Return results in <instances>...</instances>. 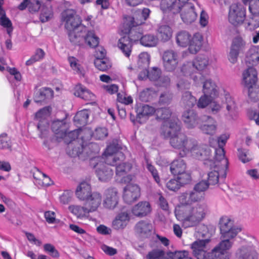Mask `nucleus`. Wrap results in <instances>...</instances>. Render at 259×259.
<instances>
[{
  "mask_svg": "<svg viewBox=\"0 0 259 259\" xmlns=\"http://www.w3.org/2000/svg\"><path fill=\"white\" fill-rule=\"evenodd\" d=\"M199 192L194 189L193 191L184 193L180 197L182 205L176 208L175 215L185 228L197 226L207 213L208 209L205 203H192L203 198L202 195Z\"/></svg>",
  "mask_w": 259,
  "mask_h": 259,
  "instance_id": "1",
  "label": "nucleus"
},
{
  "mask_svg": "<svg viewBox=\"0 0 259 259\" xmlns=\"http://www.w3.org/2000/svg\"><path fill=\"white\" fill-rule=\"evenodd\" d=\"M52 130L54 133L55 137L58 142L63 140L65 143L69 144L76 138L80 137L82 140V152H76V155L78 156L82 153H88V149L93 148L94 152H98L99 151V146L95 143H89L88 145L85 141L91 139V132L88 128L80 129L67 132V125L64 120H57L54 121L52 123Z\"/></svg>",
  "mask_w": 259,
  "mask_h": 259,
  "instance_id": "2",
  "label": "nucleus"
},
{
  "mask_svg": "<svg viewBox=\"0 0 259 259\" xmlns=\"http://www.w3.org/2000/svg\"><path fill=\"white\" fill-rule=\"evenodd\" d=\"M169 127L167 125L161 128V134L164 138H170V144L174 148L180 150L179 154L181 157H185L191 151L193 155L198 156L194 148L195 140L189 139L187 136L179 132L180 126L177 123V119H174Z\"/></svg>",
  "mask_w": 259,
  "mask_h": 259,
  "instance_id": "3",
  "label": "nucleus"
},
{
  "mask_svg": "<svg viewBox=\"0 0 259 259\" xmlns=\"http://www.w3.org/2000/svg\"><path fill=\"white\" fill-rule=\"evenodd\" d=\"M62 20L65 23L70 42L79 33L83 32L84 26L80 18L72 9H67L62 13Z\"/></svg>",
  "mask_w": 259,
  "mask_h": 259,
  "instance_id": "4",
  "label": "nucleus"
},
{
  "mask_svg": "<svg viewBox=\"0 0 259 259\" xmlns=\"http://www.w3.org/2000/svg\"><path fill=\"white\" fill-rule=\"evenodd\" d=\"M176 42L182 47L188 46V50L191 54H196L202 45L203 37L200 33H195L191 36L186 31H180L176 35Z\"/></svg>",
  "mask_w": 259,
  "mask_h": 259,
  "instance_id": "5",
  "label": "nucleus"
},
{
  "mask_svg": "<svg viewBox=\"0 0 259 259\" xmlns=\"http://www.w3.org/2000/svg\"><path fill=\"white\" fill-rule=\"evenodd\" d=\"M228 161L227 159L214 160L208 163L212 169L208 172L207 179L209 185H215L219 182V178H225L226 176Z\"/></svg>",
  "mask_w": 259,
  "mask_h": 259,
  "instance_id": "6",
  "label": "nucleus"
},
{
  "mask_svg": "<svg viewBox=\"0 0 259 259\" xmlns=\"http://www.w3.org/2000/svg\"><path fill=\"white\" fill-rule=\"evenodd\" d=\"M51 112L52 108L47 106L40 109L35 114L34 119L37 122V129L39 132L38 135L40 138L47 137L49 133L48 118Z\"/></svg>",
  "mask_w": 259,
  "mask_h": 259,
  "instance_id": "7",
  "label": "nucleus"
},
{
  "mask_svg": "<svg viewBox=\"0 0 259 259\" xmlns=\"http://www.w3.org/2000/svg\"><path fill=\"white\" fill-rule=\"evenodd\" d=\"M209 63L208 58L203 55L197 56L193 63H188L187 65H184L182 68V71L185 74H189L191 76L195 82H197L198 78H200L201 75L200 73L197 72L196 75H193L192 71L195 69L198 71H201L205 70Z\"/></svg>",
  "mask_w": 259,
  "mask_h": 259,
  "instance_id": "8",
  "label": "nucleus"
},
{
  "mask_svg": "<svg viewBox=\"0 0 259 259\" xmlns=\"http://www.w3.org/2000/svg\"><path fill=\"white\" fill-rule=\"evenodd\" d=\"M83 32H79L70 42L73 45L83 48L85 46L95 48L98 45L99 38L96 35L94 31L87 30L84 27Z\"/></svg>",
  "mask_w": 259,
  "mask_h": 259,
  "instance_id": "9",
  "label": "nucleus"
},
{
  "mask_svg": "<svg viewBox=\"0 0 259 259\" xmlns=\"http://www.w3.org/2000/svg\"><path fill=\"white\" fill-rule=\"evenodd\" d=\"M224 105H226V115L232 116L234 114L236 110L235 102L230 95L226 92L221 97V101H211L210 107L213 113H217L222 110Z\"/></svg>",
  "mask_w": 259,
  "mask_h": 259,
  "instance_id": "10",
  "label": "nucleus"
},
{
  "mask_svg": "<svg viewBox=\"0 0 259 259\" xmlns=\"http://www.w3.org/2000/svg\"><path fill=\"white\" fill-rule=\"evenodd\" d=\"M100 157H94L91 160V164L95 170L96 174L101 181L106 182L111 179L113 170L101 161Z\"/></svg>",
  "mask_w": 259,
  "mask_h": 259,
  "instance_id": "11",
  "label": "nucleus"
},
{
  "mask_svg": "<svg viewBox=\"0 0 259 259\" xmlns=\"http://www.w3.org/2000/svg\"><path fill=\"white\" fill-rule=\"evenodd\" d=\"M245 9L241 5L232 4L230 7L228 16L230 23L234 26L241 25L245 19Z\"/></svg>",
  "mask_w": 259,
  "mask_h": 259,
  "instance_id": "12",
  "label": "nucleus"
},
{
  "mask_svg": "<svg viewBox=\"0 0 259 259\" xmlns=\"http://www.w3.org/2000/svg\"><path fill=\"white\" fill-rule=\"evenodd\" d=\"M106 162L110 165H117V161L124 159L123 153L119 151L118 144H112L109 145L104 152Z\"/></svg>",
  "mask_w": 259,
  "mask_h": 259,
  "instance_id": "13",
  "label": "nucleus"
},
{
  "mask_svg": "<svg viewBox=\"0 0 259 259\" xmlns=\"http://www.w3.org/2000/svg\"><path fill=\"white\" fill-rule=\"evenodd\" d=\"M208 239L197 240L191 244L193 255L197 259H209L211 258L210 252L207 253V244Z\"/></svg>",
  "mask_w": 259,
  "mask_h": 259,
  "instance_id": "14",
  "label": "nucleus"
},
{
  "mask_svg": "<svg viewBox=\"0 0 259 259\" xmlns=\"http://www.w3.org/2000/svg\"><path fill=\"white\" fill-rule=\"evenodd\" d=\"M222 239L218 245L212 250L210 252L211 258L209 259H226L225 254L231 248L233 242L227 239Z\"/></svg>",
  "mask_w": 259,
  "mask_h": 259,
  "instance_id": "15",
  "label": "nucleus"
},
{
  "mask_svg": "<svg viewBox=\"0 0 259 259\" xmlns=\"http://www.w3.org/2000/svg\"><path fill=\"white\" fill-rule=\"evenodd\" d=\"M194 147L197 149L196 151L198 156L193 155L191 151H190L189 154L194 158L204 161L205 164H208V163L214 160L215 158L211 155V150L207 146L198 145L195 141V145Z\"/></svg>",
  "mask_w": 259,
  "mask_h": 259,
  "instance_id": "16",
  "label": "nucleus"
},
{
  "mask_svg": "<svg viewBox=\"0 0 259 259\" xmlns=\"http://www.w3.org/2000/svg\"><path fill=\"white\" fill-rule=\"evenodd\" d=\"M163 65L168 71H174L179 63V56L177 52L173 50L165 51L162 56Z\"/></svg>",
  "mask_w": 259,
  "mask_h": 259,
  "instance_id": "17",
  "label": "nucleus"
},
{
  "mask_svg": "<svg viewBox=\"0 0 259 259\" xmlns=\"http://www.w3.org/2000/svg\"><path fill=\"white\" fill-rule=\"evenodd\" d=\"M133 30H131L130 34H125L118 40L117 46L126 57H129L131 54L132 41L137 40L136 36H133Z\"/></svg>",
  "mask_w": 259,
  "mask_h": 259,
  "instance_id": "18",
  "label": "nucleus"
},
{
  "mask_svg": "<svg viewBox=\"0 0 259 259\" xmlns=\"http://www.w3.org/2000/svg\"><path fill=\"white\" fill-rule=\"evenodd\" d=\"M131 168L132 165L128 163H123L118 164L116 166V172L117 180L124 183L131 182L134 178V176L128 174Z\"/></svg>",
  "mask_w": 259,
  "mask_h": 259,
  "instance_id": "19",
  "label": "nucleus"
},
{
  "mask_svg": "<svg viewBox=\"0 0 259 259\" xmlns=\"http://www.w3.org/2000/svg\"><path fill=\"white\" fill-rule=\"evenodd\" d=\"M118 192L115 188L108 189L104 194L103 205L108 209H113L118 203Z\"/></svg>",
  "mask_w": 259,
  "mask_h": 259,
  "instance_id": "20",
  "label": "nucleus"
},
{
  "mask_svg": "<svg viewBox=\"0 0 259 259\" xmlns=\"http://www.w3.org/2000/svg\"><path fill=\"white\" fill-rule=\"evenodd\" d=\"M140 196V189L136 184H128L124 189L123 199L127 203L136 201Z\"/></svg>",
  "mask_w": 259,
  "mask_h": 259,
  "instance_id": "21",
  "label": "nucleus"
},
{
  "mask_svg": "<svg viewBox=\"0 0 259 259\" xmlns=\"http://www.w3.org/2000/svg\"><path fill=\"white\" fill-rule=\"evenodd\" d=\"M236 256L238 259H257L258 254L252 245H246L237 250Z\"/></svg>",
  "mask_w": 259,
  "mask_h": 259,
  "instance_id": "22",
  "label": "nucleus"
},
{
  "mask_svg": "<svg viewBox=\"0 0 259 259\" xmlns=\"http://www.w3.org/2000/svg\"><path fill=\"white\" fill-rule=\"evenodd\" d=\"M93 193L91 185L87 182H82L76 189L75 196L79 200L85 201Z\"/></svg>",
  "mask_w": 259,
  "mask_h": 259,
  "instance_id": "23",
  "label": "nucleus"
},
{
  "mask_svg": "<svg viewBox=\"0 0 259 259\" xmlns=\"http://www.w3.org/2000/svg\"><path fill=\"white\" fill-rule=\"evenodd\" d=\"M248 67L242 74L243 83L246 88H250L254 85L257 81V72L253 67Z\"/></svg>",
  "mask_w": 259,
  "mask_h": 259,
  "instance_id": "24",
  "label": "nucleus"
},
{
  "mask_svg": "<svg viewBox=\"0 0 259 259\" xmlns=\"http://www.w3.org/2000/svg\"><path fill=\"white\" fill-rule=\"evenodd\" d=\"M160 69L153 67L148 73V78L150 80L156 81V84L160 86H166L170 82V79L167 76H160Z\"/></svg>",
  "mask_w": 259,
  "mask_h": 259,
  "instance_id": "25",
  "label": "nucleus"
},
{
  "mask_svg": "<svg viewBox=\"0 0 259 259\" xmlns=\"http://www.w3.org/2000/svg\"><path fill=\"white\" fill-rule=\"evenodd\" d=\"M102 201V195L97 192H94L93 194L85 201V206L90 212L97 211L101 206Z\"/></svg>",
  "mask_w": 259,
  "mask_h": 259,
  "instance_id": "26",
  "label": "nucleus"
},
{
  "mask_svg": "<svg viewBox=\"0 0 259 259\" xmlns=\"http://www.w3.org/2000/svg\"><path fill=\"white\" fill-rule=\"evenodd\" d=\"M200 120L203 122L200 125L201 130L205 134L213 135L217 131V122L214 119L209 116H203Z\"/></svg>",
  "mask_w": 259,
  "mask_h": 259,
  "instance_id": "27",
  "label": "nucleus"
},
{
  "mask_svg": "<svg viewBox=\"0 0 259 259\" xmlns=\"http://www.w3.org/2000/svg\"><path fill=\"white\" fill-rule=\"evenodd\" d=\"M182 120L188 128H192L198 125L201 119L193 110H189L184 112Z\"/></svg>",
  "mask_w": 259,
  "mask_h": 259,
  "instance_id": "28",
  "label": "nucleus"
},
{
  "mask_svg": "<svg viewBox=\"0 0 259 259\" xmlns=\"http://www.w3.org/2000/svg\"><path fill=\"white\" fill-rule=\"evenodd\" d=\"M156 115L158 118L164 120L161 128L164 125H167V127H169L170 125H172V122H173V119L175 118L177 119V123L179 124L178 119L174 116L171 117V112L168 108H160L157 109L156 111Z\"/></svg>",
  "mask_w": 259,
  "mask_h": 259,
  "instance_id": "29",
  "label": "nucleus"
},
{
  "mask_svg": "<svg viewBox=\"0 0 259 259\" xmlns=\"http://www.w3.org/2000/svg\"><path fill=\"white\" fill-rule=\"evenodd\" d=\"M151 211V205L148 201H140L132 209V213L137 217H143Z\"/></svg>",
  "mask_w": 259,
  "mask_h": 259,
  "instance_id": "30",
  "label": "nucleus"
},
{
  "mask_svg": "<svg viewBox=\"0 0 259 259\" xmlns=\"http://www.w3.org/2000/svg\"><path fill=\"white\" fill-rule=\"evenodd\" d=\"M69 211L75 215L78 219L83 220L88 219L91 213L88 207L77 204H72L68 206Z\"/></svg>",
  "mask_w": 259,
  "mask_h": 259,
  "instance_id": "31",
  "label": "nucleus"
},
{
  "mask_svg": "<svg viewBox=\"0 0 259 259\" xmlns=\"http://www.w3.org/2000/svg\"><path fill=\"white\" fill-rule=\"evenodd\" d=\"M230 135L228 133H225L218 137V143L219 148L215 150V158L218 159H226L225 157V152L223 147L225 145Z\"/></svg>",
  "mask_w": 259,
  "mask_h": 259,
  "instance_id": "32",
  "label": "nucleus"
},
{
  "mask_svg": "<svg viewBox=\"0 0 259 259\" xmlns=\"http://www.w3.org/2000/svg\"><path fill=\"white\" fill-rule=\"evenodd\" d=\"M246 65L250 67L259 64V47H254L249 49L246 55L245 60Z\"/></svg>",
  "mask_w": 259,
  "mask_h": 259,
  "instance_id": "33",
  "label": "nucleus"
},
{
  "mask_svg": "<svg viewBox=\"0 0 259 259\" xmlns=\"http://www.w3.org/2000/svg\"><path fill=\"white\" fill-rule=\"evenodd\" d=\"M130 217L127 212H123L118 214L112 222V227L115 230L123 229L127 225Z\"/></svg>",
  "mask_w": 259,
  "mask_h": 259,
  "instance_id": "34",
  "label": "nucleus"
},
{
  "mask_svg": "<svg viewBox=\"0 0 259 259\" xmlns=\"http://www.w3.org/2000/svg\"><path fill=\"white\" fill-rule=\"evenodd\" d=\"M74 94L85 100H92L95 97L94 95L89 90L80 84L75 87Z\"/></svg>",
  "mask_w": 259,
  "mask_h": 259,
  "instance_id": "35",
  "label": "nucleus"
},
{
  "mask_svg": "<svg viewBox=\"0 0 259 259\" xmlns=\"http://www.w3.org/2000/svg\"><path fill=\"white\" fill-rule=\"evenodd\" d=\"M136 38L137 40L140 39L141 44L148 47H155L158 42V38L152 34H147L142 36L141 33H138Z\"/></svg>",
  "mask_w": 259,
  "mask_h": 259,
  "instance_id": "36",
  "label": "nucleus"
},
{
  "mask_svg": "<svg viewBox=\"0 0 259 259\" xmlns=\"http://www.w3.org/2000/svg\"><path fill=\"white\" fill-rule=\"evenodd\" d=\"M172 34L171 28L167 25L160 26L157 30V38L161 41L165 42L169 40Z\"/></svg>",
  "mask_w": 259,
  "mask_h": 259,
  "instance_id": "37",
  "label": "nucleus"
},
{
  "mask_svg": "<svg viewBox=\"0 0 259 259\" xmlns=\"http://www.w3.org/2000/svg\"><path fill=\"white\" fill-rule=\"evenodd\" d=\"M187 166L184 160L178 158L173 161L170 165V171L174 175L184 172L186 170Z\"/></svg>",
  "mask_w": 259,
  "mask_h": 259,
  "instance_id": "38",
  "label": "nucleus"
},
{
  "mask_svg": "<svg viewBox=\"0 0 259 259\" xmlns=\"http://www.w3.org/2000/svg\"><path fill=\"white\" fill-rule=\"evenodd\" d=\"M67 60L71 68L74 73L81 76H84L85 74V70L80 65L79 61L77 59L73 56H69L68 57Z\"/></svg>",
  "mask_w": 259,
  "mask_h": 259,
  "instance_id": "39",
  "label": "nucleus"
},
{
  "mask_svg": "<svg viewBox=\"0 0 259 259\" xmlns=\"http://www.w3.org/2000/svg\"><path fill=\"white\" fill-rule=\"evenodd\" d=\"M203 92L204 95L214 97L218 93L217 87L211 79L206 80L203 85Z\"/></svg>",
  "mask_w": 259,
  "mask_h": 259,
  "instance_id": "40",
  "label": "nucleus"
},
{
  "mask_svg": "<svg viewBox=\"0 0 259 259\" xmlns=\"http://www.w3.org/2000/svg\"><path fill=\"white\" fill-rule=\"evenodd\" d=\"M89 111L88 110H82L78 111L74 117V122L77 126L85 125L88 121Z\"/></svg>",
  "mask_w": 259,
  "mask_h": 259,
  "instance_id": "41",
  "label": "nucleus"
},
{
  "mask_svg": "<svg viewBox=\"0 0 259 259\" xmlns=\"http://www.w3.org/2000/svg\"><path fill=\"white\" fill-rule=\"evenodd\" d=\"M33 176L35 179V183L41 186H48L52 184L50 177L39 170H37Z\"/></svg>",
  "mask_w": 259,
  "mask_h": 259,
  "instance_id": "42",
  "label": "nucleus"
},
{
  "mask_svg": "<svg viewBox=\"0 0 259 259\" xmlns=\"http://www.w3.org/2000/svg\"><path fill=\"white\" fill-rule=\"evenodd\" d=\"M152 229L151 224L145 221H141L138 223L136 226L137 233L142 236L148 235Z\"/></svg>",
  "mask_w": 259,
  "mask_h": 259,
  "instance_id": "43",
  "label": "nucleus"
},
{
  "mask_svg": "<svg viewBox=\"0 0 259 259\" xmlns=\"http://www.w3.org/2000/svg\"><path fill=\"white\" fill-rule=\"evenodd\" d=\"M53 96V92L49 88H41L35 93L34 100L36 102L44 101L46 98H51Z\"/></svg>",
  "mask_w": 259,
  "mask_h": 259,
  "instance_id": "44",
  "label": "nucleus"
},
{
  "mask_svg": "<svg viewBox=\"0 0 259 259\" xmlns=\"http://www.w3.org/2000/svg\"><path fill=\"white\" fill-rule=\"evenodd\" d=\"M156 111L153 107L148 105L139 106L137 109V113L139 118L146 117L156 113Z\"/></svg>",
  "mask_w": 259,
  "mask_h": 259,
  "instance_id": "45",
  "label": "nucleus"
},
{
  "mask_svg": "<svg viewBox=\"0 0 259 259\" xmlns=\"http://www.w3.org/2000/svg\"><path fill=\"white\" fill-rule=\"evenodd\" d=\"M249 10L252 13L253 17L252 21L248 23V26H252L253 27L259 26V6L256 7L251 4L249 7Z\"/></svg>",
  "mask_w": 259,
  "mask_h": 259,
  "instance_id": "46",
  "label": "nucleus"
},
{
  "mask_svg": "<svg viewBox=\"0 0 259 259\" xmlns=\"http://www.w3.org/2000/svg\"><path fill=\"white\" fill-rule=\"evenodd\" d=\"M94 64L98 69L102 71H105L111 67V63L107 58H96Z\"/></svg>",
  "mask_w": 259,
  "mask_h": 259,
  "instance_id": "47",
  "label": "nucleus"
},
{
  "mask_svg": "<svg viewBox=\"0 0 259 259\" xmlns=\"http://www.w3.org/2000/svg\"><path fill=\"white\" fill-rule=\"evenodd\" d=\"M150 13V10L149 9L144 8L140 13L141 16H139V17L135 15V17L133 18L134 23L133 26L141 25L144 23L145 21L149 17Z\"/></svg>",
  "mask_w": 259,
  "mask_h": 259,
  "instance_id": "48",
  "label": "nucleus"
},
{
  "mask_svg": "<svg viewBox=\"0 0 259 259\" xmlns=\"http://www.w3.org/2000/svg\"><path fill=\"white\" fill-rule=\"evenodd\" d=\"M220 225V231L223 232L224 234H226L227 230H229L235 226L233 222L227 217H224L221 219Z\"/></svg>",
  "mask_w": 259,
  "mask_h": 259,
  "instance_id": "49",
  "label": "nucleus"
},
{
  "mask_svg": "<svg viewBox=\"0 0 259 259\" xmlns=\"http://www.w3.org/2000/svg\"><path fill=\"white\" fill-rule=\"evenodd\" d=\"M150 63V56L147 53H141L138 57L137 65L138 68H147Z\"/></svg>",
  "mask_w": 259,
  "mask_h": 259,
  "instance_id": "50",
  "label": "nucleus"
},
{
  "mask_svg": "<svg viewBox=\"0 0 259 259\" xmlns=\"http://www.w3.org/2000/svg\"><path fill=\"white\" fill-rule=\"evenodd\" d=\"M196 100L195 98L192 96L190 92H186L183 94L182 102L186 108L192 107L196 103Z\"/></svg>",
  "mask_w": 259,
  "mask_h": 259,
  "instance_id": "51",
  "label": "nucleus"
},
{
  "mask_svg": "<svg viewBox=\"0 0 259 259\" xmlns=\"http://www.w3.org/2000/svg\"><path fill=\"white\" fill-rule=\"evenodd\" d=\"M168 255L171 259H193L189 252L186 250L170 252Z\"/></svg>",
  "mask_w": 259,
  "mask_h": 259,
  "instance_id": "52",
  "label": "nucleus"
},
{
  "mask_svg": "<svg viewBox=\"0 0 259 259\" xmlns=\"http://www.w3.org/2000/svg\"><path fill=\"white\" fill-rule=\"evenodd\" d=\"M245 45L246 43L242 37L237 36L233 39L231 49L239 53L244 49Z\"/></svg>",
  "mask_w": 259,
  "mask_h": 259,
  "instance_id": "53",
  "label": "nucleus"
},
{
  "mask_svg": "<svg viewBox=\"0 0 259 259\" xmlns=\"http://www.w3.org/2000/svg\"><path fill=\"white\" fill-rule=\"evenodd\" d=\"M241 231L240 227L235 226L231 229L227 230L226 234H224L223 232H221L222 239H227L231 240L235 238L237 235Z\"/></svg>",
  "mask_w": 259,
  "mask_h": 259,
  "instance_id": "54",
  "label": "nucleus"
},
{
  "mask_svg": "<svg viewBox=\"0 0 259 259\" xmlns=\"http://www.w3.org/2000/svg\"><path fill=\"white\" fill-rule=\"evenodd\" d=\"M91 132V137L93 136L96 140H103L106 138L108 135L107 130L104 127H99L96 129L93 134L92 131L89 130Z\"/></svg>",
  "mask_w": 259,
  "mask_h": 259,
  "instance_id": "55",
  "label": "nucleus"
},
{
  "mask_svg": "<svg viewBox=\"0 0 259 259\" xmlns=\"http://www.w3.org/2000/svg\"><path fill=\"white\" fill-rule=\"evenodd\" d=\"M164 252L161 249H154L150 251L147 255V259H163L164 257Z\"/></svg>",
  "mask_w": 259,
  "mask_h": 259,
  "instance_id": "56",
  "label": "nucleus"
},
{
  "mask_svg": "<svg viewBox=\"0 0 259 259\" xmlns=\"http://www.w3.org/2000/svg\"><path fill=\"white\" fill-rule=\"evenodd\" d=\"M117 100L122 104L128 105L133 103V99L128 96L124 92L118 93L117 95Z\"/></svg>",
  "mask_w": 259,
  "mask_h": 259,
  "instance_id": "57",
  "label": "nucleus"
},
{
  "mask_svg": "<svg viewBox=\"0 0 259 259\" xmlns=\"http://www.w3.org/2000/svg\"><path fill=\"white\" fill-rule=\"evenodd\" d=\"M176 175L177 176V180L181 186L187 184L190 181V175L186 172V170Z\"/></svg>",
  "mask_w": 259,
  "mask_h": 259,
  "instance_id": "58",
  "label": "nucleus"
},
{
  "mask_svg": "<svg viewBox=\"0 0 259 259\" xmlns=\"http://www.w3.org/2000/svg\"><path fill=\"white\" fill-rule=\"evenodd\" d=\"M44 248L45 251L49 253L52 257L54 258H57L59 256V253L58 251L51 244H45L44 246Z\"/></svg>",
  "mask_w": 259,
  "mask_h": 259,
  "instance_id": "59",
  "label": "nucleus"
},
{
  "mask_svg": "<svg viewBox=\"0 0 259 259\" xmlns=\"http://www.w3.org/2000/svg\"><path fill=\"white\" fill-rule=\"evenodd\" d=\"M213 97H210L208 95H204L199 99L197 106L200 108H205L209 103H211Z\"/></svg>",
  "mask_w": 259,
  "mask_h": 259,
  "instance_id": "60",
  "label": "nucleus"
},
{
  "mask_svg": "<svg viewBox=\"0 0 259 259\" xmlns=\"http://www.w3.org/2000/svg\"><path fill=\"white\" fill-rule=\"evenodd\" d=\"M238 152L239 158L242 162L246 163L252 159V157L248 151L240 149Z\"/></svg>",
  "mask_w": 259,
  "mask_h": 259,
  "instance_id": "61",
  "label": "nucleus"
},
{
  "mask_svg": "<svg viewBox=\"0 0 259 259\" xmlns=\"http://www.w3.org/2000/svg\"><path fill=\"white\" fill-rule=\"evenodd\" d=\"M0 24L7 28L8 33L10 35L12 31V23L6 16L0 17Z\"/></svg>",
  "mask_w": 259,
  "mask_h": 259,
  "instance_id": "62",
  "label": "nucleus"
},
{
  "mask_svg": "<svg viewBox=\"0 0 259 259\" xmlns=\"http://www.w3.org/2000/svg\"><path fill=\"white\" fill-rule=\"evenodd\" d=\"M247 88L250 99L254 101L259 99V88L256 87L255 84L252 87Z\"/></svg>",
  "mask_w": 259,
  "mask_h": 259,
  "instance_id": "63",
  "label": "nucleus"
},
{
  "mask_svg": "<svg viewBox=\"0 0 259 259\" xmlns=\"http://www.w3.org/2000/svg\"><path fill=\"white\" fill-rule=\"evenodd\" d=\"M53 16L51 9L43 8L40 16V19L41 22H45L48 21Z\"/></svg>",
  "mask_w": 259,
  "mask_h": 259,
  "instance_id": "64",
  "label": "nucleus"
}]
</instances>
